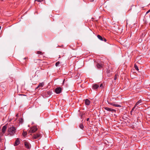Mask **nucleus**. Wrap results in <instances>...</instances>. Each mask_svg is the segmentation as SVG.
Returning a JSON list of instances; mask_svg holds the SVG:
<instances>
[{"label": "nucleus", "mask_w": 150, "mask_h": 150, "mask_svg": "<svg viewBox=\"0 0 150 150\" xmlns=\"http://www.w3.org/2000/svg\"><path fill=\"white\" fill-rule=\"evenodd\" d=\"M7 132L8 133V135H10L11 136H13L16 132V128L13 125L10 126L8 127Z\"/></svg>", "instance_id": "1"}, {"label": "nucleus", "mask_w": 150, "mask_h": 150, "mask_svg": "<svg viewBox=\"0 0 150 150\" xmlns=\"http://www.w3.org/2000/svg\"><path fill=\"white\" fill-rule=\"evenodd\" d=\"M41 137V134L40 133H38L33 135V137L34 139H39Z\"/></svg>", "instance_id": "2"}, {"label": "nucleus", "mask_w": 150, "mask_h": 150, "mask_svg": "<svg viewBox=\"0 0 150 150\" xmlns=\"http://www.w3.org/2000/svg\"><path fill=\"white\" fill-rule=\"evenodd\" d=\"M37 129H38L36 127L34 126L30 129L29 131L30 133H33L36 131Z\"/></svg>", "instance_id": "3"}, {"label": "nucleus", "mask_w": 150, "mask_h": 150, "mask_svg": "<svg viewBox=\"0 0 150 150\" xmlns=\"http://www.w3.org/2000/svg\"><path fill=\"white\" fill-rule=\"evenodd\" d=\"M104 108L106 110L109 112H115L116 111L115 110L113 109L109 108L107 107H104Z\"/></svg>", "instance_id": "4"}, {"label": "nucleus", "mask_w": 150, "mask_h": 150, "mask_svg": "<svg viewBox=\"0 0 150 150\" xmlns=\"http://www.w3.org/2000/svg\"><path fill=\"white\" fill-rule=\"evenodd\" d=\"M62 90V89L61 87H57L55 89V92L57 94H59L61 92Z\"/></svg>", "instance_id": "5"}, {"label": "nucleus", "mask_w": 150, "mask_h": 150, "mask_svg": "<svg viewBox=\"0 0 150 150\" xmlns=\"http://www.w3.org/2000/svg\"><path fill=\"white\" fill-rule=\"evenodd\" d=\"M25 146L26 148L28 149H30L31 145L30 144L27 142H24Z\"/></svg>", "instance_id": "6"}, {"label": "nucleus", "mask_w": 150, "mask_h": 150, "mask_svg": "<svg viewBox=\"0 0 150 150\" xmlns=\"http://www.w3.org/2000/svg\"><path fill=\"white\" fill-rule=\"evenodd\" d=\"M7 125H5L3 127L2 129V132H1L2 133H3V134H4L5 133L6 131V130L7 129Z\"/></svg>", "instance_id": "7"}, {"label": "nucleus", "mask_w": 150, "mask_h": 150, "mask_svg": "<svg viewBox=\"0 0 150 150\" xmlns=\"http://www.w3.org/2000/svg\"><path fill=\"white\" fill-rule=\"evenodd\" d=\"M96 66L98 69H101L103 67V65L102 64L98 63L97 64Z\"/></svg>", "instance_id": "8"}, {"label": "nucleus", "mask_w": 150, "mask_h": 150, "mask_svg": "<svg viewBox=\"0 0 150 150\" xmlns=\"http://www.w3.org/2000/svg\"><path fill=\"white\" fill-rule=\"evenodd\" d=\"M20 141L19 138H17L15 142V144L14 145L15 146H17L18 145L20 144Z\"/></svg>", "instance_id": "9"}, {"label": "nucleus", "mask_w": 150, "mask_h": 150, "mask_svg": "<svg viewBox=\"0 0 150 150\" xmlns=\"http://www.w3.org/2000/svg\"><path fill=\"white\" fill-rule=\"evenodd\" d=\"M108 102L109 104H110L111 105H112L114 106L115 107H121V106H120V105H118V104H114V103H110L108 101Z\"/></svg>", "instance_id": "10"}, {"label": "nucleus", "mask_w": 150, "mask_h": 150, "mask_svg": "<svg viewBox=\"0 0 150 150\" xmlns=\"http://www.w3.org/2000/svg\"><path fill=\"white\" fill-rule=\"evenodd\" d=\"M99 85L97 84H95L93 86V89H97L99 87Z\"/></svg>", "instance_id": "11"}, {"label": "nucleus", "mask_w": 150, "mask_h": 150, "mask_svg": "<svg viewBox=\"0 0 150 150\" xmlns=\"http://www.w3.org/2000/svg\"><path fill=\"white\" fill-rule=\"evenodd\" d=\"M90 102L88 99H86L85 101V103L86 105H89L90 104Z\"/></svg>", "instance_id": "12"}, {"label": "nucleus", "mask_w": 150, "mask_h": 150, "mask_svg": "<svg viewBox=\"0 0 150 150\" xmlns=\"http://www.w3.org/2000/svg\"><path fill=\"white\" fill-rule=\"evenodd\" d=\"M44 85V83L43 82L40 83L38 86L37 87V88H40V87H42Z\"/></svg>", "instance_id": "13"}, {"label": "nucleus", "mask_w": 150, "mask_h": 150, "mask_svg": "<svg viewBox=\"0 0 150 150\" xmlns=\"http://www.w3.org/2000/svg\"><path fill=\"white\" fill-rule=\"evenodd\" d=\"M97 37L99 39L102 41L103 40V38L99 35H97Z\"/></svg>", "instance_id": "14"}, {"label": "nucleus", "mask_w": 150, "mask_h": 150, "mask_svg": "<svg viewBox=\"0 0 150 150\" xmlns=\"http://www.w3.org/2000/svg\"><path fill=\"white\" fill-rule=\"evenodd\" d=\"M4 134H3V133L1 132V133H0V141H1L2 140V136Z\"/></svg>", "instance_id": "15"}, {"label": "nucleus", "mask_w": 150, "mask_h": 150, "mask_svg": "<svg viewBox=\"0 0 150 150\" xmlns=\"http://www.w3.org/2000/svg\"><path fill=\"white\" fill-rule=\"evenodd\" d=\"M134 68L136 70L138 71L139 70L138 67V66H137V65L136 64H134Z\"/></svg>", "instance_id": "16"}, {"label": "nucleus", "mask_w": 150, "mask_h": 150, "mask_svg": "<svg viewBox=\"0 0 150 150\" xmlns=\"http://www.w3.org/2000/svg\"><path fill=\"white\" fill-rule=\"evenodd\" d=\"M142 102V101L140 100L138 101L135 104V106H137L139 104L141 103Z\"/></svg>", "instance_id": "17"}, {"label": "nucleus", "mask_w": 150, "mask_h": 150, "mask_svg": "<svg viewBox=\"0 0 150 150\" xmlns=\"http://www.w3.org/2000/svg\"><path fill=\"white\" fill-rule=\"evenodd\" d=\"M79 127L81 129H83L84 128V126L82 124H80Z\"/></svg>", "instance_id": "18"}, {"label": "nucleus", "mask_w": 150, "mask_h": 150, "mask_svg": "<svg viewBox=\"0 0 150 150\" xmlns=\"http://www.w3.org/2000/svg\"><path fill=\"white\" fill-rule=\"evenodd\" d=\"M27 134V133L26 132H25L24 131H23V135L24 137H25Z\"/></svg>", "instance_id": "19"}, {"label": "nucleus", "mask_w": 150, "mask_h": 150, "mask_svg": "<svg viewBox=\"0 0 150 150\" xmlns=\"http://www.w3.org/2000/svg\"><path fill=\"white\" fill-rule=\"evenodd\" d=\"M60 64V62H57L55 64V65L56 67H57L59 66V65Z\"/></svg>", "instance_id": "20"}, {"label": "nucleus", "mask_w": 150, "mask_h": 150, "mask_svg": "<svg viewBox=\"0 0 150 150\" xmlns=\"http://www.w3.org/2000/svg\"><path fill=\"white\" fill-rule=\"evenodd\" d=\"M19 122L21 123H22L23 122V119L22 118H21L19 119Z\"/></svg>", "instance_id": "21"}, {"label": "nucleus", "mask_w": 150, "mask_h": 150, "mask_svg": "<svg viewBox=\"0 0 150 150\" xmlns=\"http://www.w3.org/2000/svg\"><path fill=\"white\" fill-rule=\"evenodd\" d=\"M37 54H42V53L41 51H38L37 52Z\"/></svg>", "instance_id": "22"}, {"label": "nucleus", "mask_w": 150, "mask_h": 150, "mask_svg": "<svg viewBox=\"0 0 150 150\" xmlns=\"http://www.w3.org/2000/svg\"><path fill=\"white\" fill-rule=\"evenodd\" d=\"M136 106H135V105H134V106L133 107V108H132V109L131 110V112H132L135 109V107Z\"/></svg>", "instance_id": "23"}, {"label": "nucleus", "mask_w": 150, "mask_h": 150, "mask_svg": "<svg viewBox=\"0 0 150 150\" xmlns=\"http://www.w3.org/2000/svg\"><path fill=\"white\" fill-rule=\"evenodd\" d=\"M117 76L116 75H115V76L114 78V80H116L117 79Z\"/></svg>", "instance_id": "24"}, {"label": "nucleus", "mask_w": 150, "mask_h": 150, "mask_svg": "<svg viewBox=\"0 0 150 150\" xmlns=\"http://www.w3.org/2000/svg\"><path fill=\"white\" fill-rule=\"evenodd\" d=\"M43 0H35V1H38V2H41Z\"/></svg>", "instance_id": "25"}, {"label": "nucleus", "mask_w": 150, "mask_h": 150, "mask_svg": "<svg viewBox=\"0 0 150 150\" xmlns=\"http://www.w3.org/2000/svg\"><path fill=\"white\" fill-rule=\"evenodd\" d=\"M149 12H150V9H149L148 11H147V12L146 13V14L148 13Z\"/></svg>", "instance_id": "26"}, {"label": "nucleus", "mask_w": 150, "mask_h": 150, "mask_svg": "<svg viewBox=\"0 0 150 150\" xmlns=\"http://www.w3.org/2000/svg\"><path fill=\"white\" fill-rule=\"evenodd\" d=\"M103 41L106 42V39L105 38H103Z\"/></svg>", "instance_id": "27"}, {"label": "nucleus", "mask_w": 150, "mask_h": 150, "mask_svg": "<svg viewBox=\"0 0 150 150\" xmlns=\"http://www.w3.org/2000/svg\"><path fill=\"white\" fill-rule=\"evenodd\" d=\"M103 86V84H100V87H101L102 86Z\"/></svg>", "instance_id": "28"}, {"label": "nucleus", "mask_w": 150, "mask_h": 150, "mask_svg": "<svg viewBox=\"0 0 150 150\" xmlns=\"http://www.w3.org/2000/svg\"><path fill=\"white\" fill-rule=\"evenodd\" d=\"M16 117H18V114H17L16 115Z\"/></svg>", "instance_id": "29"}, {"label": "nucleus", "mask_w": 150, "mask_h": 150, "mask_svg": "<svg viewBox=\"0 0 150 150\" xmlns=\"http://www.w3.org/2000/svg\"><path fill=\"white\" fill-rule=\"evenodd\" d=\"M89 118H87L86 119L87 121H88L89 120Z\"/></svg>", "instance_id": "30"}, {"label": "nucleus", "mask_w": 150, "mask_h": 150, "mask_svg": "<svg viewBox=\"0 0 150 150\" xmlns=\"http://www.w3.org/2000/svg\"><path fill=\"white\" fill-rule=\"evenodd\" d=\"M132 112H131V111L130 112V114H132Z\"/></svg>", "instance_id": "31"}, {"label": "nucleus", "mask_w": 150, "mask_h": 150, "mask_svg": "<svg viewBox=\"0 0 150 150\" xmlns=\"http://www.w3.org/2000/svg\"><path fill=\"white\" fill-rule=\"evenodd\" d=\"M82 115H81V118H82Z\"/></svg>", "instance_id": "32"}, {"label": "nucleus", "mask_w": 150, "mask_h": 150, "mask_svg": "<svg viewBox=\"0 0 150 150\" xmlns=\"http://www.w3.org/2000/svg\"><path fill=\"white\" fill-rule=\"evenodd\" d=\"M24 59H26V58H25H25H24Z\"/></svg>", "instance_id": "33"}, {"label": "nucleus", "mask_w": 150, "mask_h": 150, "mask_svg": "<svg viewBox=\"0 0 150 150\" xmlns=\"http://www.w3.org/2000/svg\"><path fill=\"white\" fill-rule=\"evenodd\" d=\"M1 150H3L1 149Z\"/></svg>", "instance_id": "34"}]
</instances>
